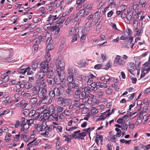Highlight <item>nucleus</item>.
<instances>
[{"label":"nucleus","instance_id":"cd10ccee","mask_svg":"<svg viewBox=\"0 0 150 150\" xmlns=\"http://www.w3.org/2000/svg\"><path fill=\"white\" fill-rule=\"evenodd\" d=\"M43 38L42 36H39L37 40H34V41H35V42L36 44H39L43 41Z\"/></svg>","mask_w":150,"mask_h":150},{"label":"nucleus","instance_id":"69168bd1","mask_svg":"<svg viewBox=\"0 0 150 150\" xmlns=\"http://www.w3.org/2000/svg\"><path fill=\"white\" fill-rule=\"evenodd\" d=\"M32 87V84L29 83H27L25 84V87L26 89L30 88Z\"/></svg>","mask_w":150,"mask_h":150},{"label":"nucleus","instance_id":"4c0bfd02","mask_svg":"<svg viewBox=\"0 0 150 150\" xmlns=\"http://www.w3.org/2000/svg\"><path fill=\"white\" fill-rule=\"evenodd\" d=\"M39 81L40 83L41 84H42L43 87H44V88H45L46 86V85L45 84L46 81L45 79L44 78V79H41Z\"/></svg>","mask_w":150,"mask_h":150},{"label":"nucleus","instance_id":"2eb2a0df","mask_svg":"<svg viewBox=\"0 0 150 150\" xmlns=\"http://www.w3.org/2000/svg\"><path fill=\"white\" fill-rule=\"evenodd\" d=\"M58 18V16L57 15L55 16H53L52 15H50L48 18V20H47L49 23L50 24L52 23L54 21H55Z\"/></svg>","mask_w":150,"mask_h":150},{"label":"nucleus","instance_id":"7ed1b4c3","mask_svg":"<svg viewBox=\"0 0 150 150\" xmlns=\"http://www.w3.org/2000/svg\"><path fill=\"white\" fill-rule=\"evenodd\" d=\"M45 119L43 120V121L41 125L40 124L38 123L35 126V127L37 130L38 132L42 131L43 128L45 127H47L48 125L46 124Z\"/></svg>","mask_w":150,"mask_h":150},{"label":"nucleus","instance_id":"0eeeda50","mask_svg":"<svg viewBox=\"0 0 150 150\" xmlns=\"http://www.w3.org/2000/svg\"><path fill=\"white\" fill-rule=\"evenodd\" d=\"M58 66L57 67V70L59 69L63 70V68H64L65 66V63L63 59L61 58H59L58 59Z\"/></svg>","mask_w":150,"mask_h":150},{"label":"nucleus","instance_id":"412c9836","mask_svg":"<svg viewBox=\"0 0 150 150\" xmlns=\"http://www.w3.org/2000/svg\"><path fill=\"white\" fill-rule=\"evenodd\" d=\"M77 138H79L81 139H84L85 136L86 135V133L84 132H83L81 133H77Z\"/></svg>","mask_w":150,"mask_h":150},{"label":"nucleus","instance_id":"338daca9","mask_svg":"<svg viewBox=\"0 0 150 150\" xmlns=\"http://www.w3.org/2000/svg\"><path fill=\"white\" fill-rule=\"evenodd\" d=\"M88 96L89 98V99L91 100H92L96 97L93 94H92L90 93L88 94Z\"/></svg>","mask_w":150,"mask_h":150},{"label":"nucleus","instance_id":"7c9ffc66","mask_svg":"<svg viewBox=\"0 0 150 150\" xmlns=\"http://www.w3.org/2000/svg\"><path fill=\"white\" fill-rule=\"evenodd\" d=\"M61 88L58 87L57 88H54V91H55V92L56 93L55 94L56 96H59L60 95V89Z\"/></svg>","mask_w":150,"mask_h":150},{"label":"nucleus","instance_id":"9b49d317","mask_svg":"<svg viewBox=\"0 0 150 150\" xmlns=\"http://www.w3.org/2000/svg\"><path fill=\"white\" fill-rule=\"evenodd\" d=\"M45 74V72L42 71L38 72L36 76V78L37 80L39 81L41 79L44 78Z\"/></svg>","mask_w":150,"mask_h":150},{"label":"nucleus","instance_id":"9d476101","mask_svg":"<svg viewBox=\"0 0 150 150\" xmlns=\"http://www.w3.org/2000/svg\"><path fill=\"white\" fill-rule=\"evenodd\" d=\"M38 99L36 98H33L30 100V103L33 108H35L38 105Z\"/></svg>","mask_w":150,"mask_h":150},{"label":"nucleus","instance_id":"6e6d98bb","mask_svg":"<svg viewBox=\"0 0 150 150\" xmlns=\"http://www.w3.org/2000/svg\"><path fill=\"white\" fill-rule=\"evenodd\" d=\"M77 128V127L76 126H74L73 127H71V128L69 129H67V127H66V130L67 131L70 132L71 131Z\"/></svg>","mask_w":150,"mask_h":150},{"label":"nucleus","instance_id":"79ce46f5","mask_svg":"<svg viewBox=\"0 0 150 150\" xmlns=\"http://www.w3.org/2000/svg\"><path fill=\"white\" fill-rule=\"evenodd\" d=\"M49 95L50 96V98L52 99L55 97L56 95L55 93V91L54 90L50 91L49 93Z\"/></svg>","mask_w":150,"mask_h":150},{"label":"nucleus","instance_id":"37998d69","mask_svg":"<svg viewBox=\"0 0 150 150\" xmlns=\"http://www.w3.org/2000/svg\"><path fill=\"white\" fill-rule=\"evenodd\" d=\"M47 108V105H44L42 106L41 107L38 109V110L40 111H44L45 112V111Z\"/></svg>","mask_w":150,"mask_h":150},{"label":"nucleus","instance_id":"09e8293b","mask_svg":"<svg viewBox=\"0 0 150 150\" xmlns=\"http://www.w3.org/2000/svg\"><path fill=\"white\" fill-rule=\"evenodd\" d=\"M67 80L69 83L73 82L74 81V78L73 75H69L67 79Z\"/></svg>","mask_w":150,"mask_h":150},{"label":"nucleus","instance_id":"4d7b16f0","mask_svg":"<svg viewBox=\"0 0 150 150\" xmlns=\"http://www.w3.org/2000/svg\"><path fill=\"white\" fill-rule=\"evenodd\" d=\"M77 128V127L76 126H74L73 127H71V128L69 129H67V127H66V130L67 131L70 132L71 131Z\"/></svg>","mask_w":150,"mask_h":150},{"label":"nucleus","instance_id":"49530a36","mask_svg":"<svg viewBox=\"0 0 150 150\" xmlns=\"http://www.w3.org/2000/svg\"><path fill=\"white\" fill-rule=\"evenodd\" d=\"M82 101L83 103H88L90 101L89 100V98L88 96V95L84 97L83 98H82Z\"/></svg>","mask_w":150,"mask_h":150},{"label":"nucleus","instance_id":"c9c22d12","mask_svg":"<svg viewBox=\"0 0 150 150\" xmlns=\"http://www.w3.org/2000/svg\"><path fill=\"white\" fill-rule=\"evenodd\" d=\"M80 100V99L79 100H74L73 104L75 107H79V106L80 105V103L79 102Z\"/></svg>","mask_w":150,"mask_h":150},{"label":"nucleus","instance_id":"6ab92c4d","mask_svg":"<svg viewBox=\"0 0 150 150\" xmlns=\"http://www.w3.org/2000/svg\"><path fill=\"white\" fill-rule=\"evenodd\" d=\"M143 113H140V114L139 116L137 119L136 122V125H138L142 123V118L144 119V118L143 117Z\"/></svg>","mask_w":150,"mask_h":150},{"label":"nucleus","instance_id":"0e129e2a","mask_svg":"<svg viewBox=\"0 0 150 150\" xmlns=\"http://www.w3.org/2000/svg\"><path fill=\"white\" fill-rule=\"evenodd\" d=\"M64 110V108L60 106H59L57 108V112L59 113L63 111Z\"/></svg>","mask_w":150,"mask_h":150},{"label":"nucleus","instance_id":"a19ab883","mask_svg":"<svg viewBox=\"0 0 150 150\" xmlns=\"http://www.w3.org/2000/svg\"><path fill=\"white\" fill-rule=\"evenodd\" d=\"M76 33V30L75 28H72L71 29L69 33V35L70 36L75 35Z\"/></svg>","mask_w":150,"mask_h":150},{"label":"nucleus","instance_id":"ddd939ff","mask_svg":"<svg viewBox=\"0 0 150 150\" xmlns=\"http://www.w3.org/2000/svg\"><path fill=\"white\" fill-rule=\"evenodd\" d=\"M144 11L138 10L137 12V15L138 16V18L139 21H143V18H145L144 16H143L144 15Z\"/></svg>","mask_w":150,"mask_h":150},{"label":"nucleus","instance_id":"4be33fe9","mask_svg":"<svg viewBox=\"0 0 150 150\" xmlns=\"http://www.w3.org/2000/svg\"><path fill=\"white\" fill-rule=\"evenodd\" d=\"M59 117V115L58 114L56 113L54 115H50L49 118L52 120H54L56 121H58Z\"/></svg>","mask_w":150,"mask_h":150},{"label":"nucleus","instance_id":"72a5a7b5","mask_svg":"<svg viewBox=\"0 0 150 150\" xmlns=\"http://www.w3.org/2000/svg\"><path fill=\"white\" fill-rule=\"evenodd\" d=\"M25 72H27V74L30 75L33 73V72L31 70V68L30 67H26L25 68Z\"/></svg>","mask_w":150,"mask_h":150},{"label":"nucleus","instance_id":"bf43d9fd","mask_svg":"<svg viewBox=\"0 0 150 150\" xmlns=\"http://www.w3.org/2000/svg\"><path fill=\"white\" fill-rule=\"evenodd\" d=\"M36 113V111L35 110H32L30 111H29V115L31 117L35 115V113Z\"/></svg>","mask_w":150,"mask_h":150},{"label":"nucleus","instance_id":"864d4df0","mask_svg":"<svg viewBox=\"0 0 150 150\" xmlns=\"http://www.w3.org/2000/svg\"><path fill=\"white\" fill-rule=\"evenodd\" d=\"M72 19V18L71 16L68 17L65 21L64 23L66 25L69 24Z\"/></svg>","mask_w":150,"mask_h":150},{"label":"nucleus","instance_id":"774afa93","mask_svg":"<svg viewBox=\"0 0 150 150\" xmlns=\"http://www.w3.org/2000/svg\"><path fill=\"white\" fill-rule=\"evenodd\" d=\"M92 8V6L91 5H89L86 7L85 9L90 12Z\"/></svg>","mask_w":150,"mask_h":150},{"label":"nucleus","instance_id":"c756f323","mask_svg":"<svg viewBox=\"0 0 150 150\" xmlns=\"http://www.w3.org/2000/svg\"><path fill=\"white\" fill-rule=\"evenodd\" d=\"M10 99V97L7 96L6 97V100L3 101L2 102V104L3 105L6 106L9 104V100Z\"/></svg>","mask_w":150,"mask_h":150},{"label":"nucleus","instance_id":"5fc2aeb1","mask_svg":"<svg viewBox=\"0 0 150 150\" xmlns=\"http://www.w3.org/2000/svg\"><path fill=\"white\" fill-rule=\"evenodd\" d=\"M90 103H91L92 102H93L94 104H97L99 103V101L95 97L92 100H90Z\"/></svg>","mask_w":150,"mask_h":150},{"label":"nucleus","instance_id":"c03bdc74","mask_svg":"<svg viewBox=\"0 0 150 150\" xmlns=\"http://www.w3.org/2000/svg\"><path fill=\"white\" fill-rule=\"evenodd\" d=\"M49 79H47V82L50 85H53L54 84V81L53 78H49Z\"/></svg>","mask_w":150,"mask_h":150},{"label":"nucleus","instance_id":"603ef678","mask_svg":"<svg viewBox=\"0 0 150 150\" xmlns=\"http://www.w3.org/2000/svg\"><path fill=\"white\" fill-rule=\"evenodd\" d=\"M130 5L131 7H132L133 9L134 10H136L137 9L138 10V8L139 7L138 5L137 4H135L134 5L132 4H130Z\"/></svg>","mask_w":150,"mask_h":150},{"label":"nucleus","instance_id":"f704fd0d","mask_svg":"<svg viewBox=\"0 0 150 150\" xmlns=\"http://www.w3.org/2000/svg\"><path fill=\"white\" fill-rule=\"evenodd\" d=\"M23 67H21L18 70V72L21 74H25V68L23 69H22Z\"/></svg>","mask_w":150,"mask_h":150},{"label":"nucleus","instance_id":"052dcab7","mask_svg":"<svg viewBox=\"0 0 150 150\" xmlns=\"http://www.w3.org/2000/svg\"><path fill=\"white\" fill-rule=\"evenodd\" d=\"M10 112L9 110H4L2 113H0V116H2L6 114H8Z\"/></svg>","mask_w":150,"mask_h":150},{"label":"nucleus","instance_id":"13d9d810","mask_svg":"<svg viewBox=\"0 0 150 150\" xmlns=\"http://www.w3.org/2000/svg\"><path fill=\"white\" fill-rule=\"evenodd\" d=\"M97 93L98 95L99 98H100L104 96V93L103 92L100 91H98V92H97Z\"/></svg>","mask_w":150,"mask_h":150},{"label":"nucleus","instance_id":"a18cd8bd","mask_svg":"<svg viewBox=\"0 0 150 150\" xmlns=\"http://www.w3.org/2000/svg\"><path fill=\"white\" fill-rule=\"evenodd\" d=\"M53 44H48L46 47V50L50 51L53 49Z\"/></svg>","mask_w":150,"mask_h":150},{"label":"nucleus","instance_id":"f257e3e1","mask_svg":"<svg viewBox=\"0 0 150 150\" xmlns=\"http://www.w3.org/2000/svg\"><path fill=\"white\" fill-rule=\"evenodd\" d=\"M57 73L58 75V76H56L54 77V81L55 84L59 85L62 83L63 84L66 83L67 81L65 79V75L64 71L62 69L60 70L59 69L57 70Z\"/></svg>","mask_w":150,"mask_h":150},{"label":"nucleus","instance_id":"8fccbe9b","mask_svg":"<svg viewBox=\"0 0 150 150\" xmlns=\"http://www.w3.org/2000/svg\"><path fill=\"white\" fill-rule=\"evenodd\" d=\"M80 132V131H78L77 132H74V134H71L70 135H69V137H71L75 139L77 138V133H78Z\"/></svg>","mask_w":150,"mask_h":150},{"label":"nucleus","instance_id":"b1692460","mask_svg":"<svg viewBox=\"0 0 150 150\" xmlns=\"http://www.w3.org/2000/svg\"><path fill=\"white\" fill-rule=\"evenodd\" d=\"M65 115L67 116H70L73 114L71 110H68L67 109L65 110L63 112Z\"/></svg>","mask_w":150,"mask_h":150},{"label":"nucleus","instance_id":"c85d7f7f","mask_svg":"<svg viewBox=\"0 0 150 150\" xmlns=\"http://www.w3.org/2000/svg\"><path fill=\"white\" fill-rule=\"evenodd\" d=\"M40 88L38 86H35L33 90V92L32 93L34 94V95H33L32 96H34L37 93H38L40 89Z\"/></svg>","mask_w":150,"mask_h":150},{"label":"nucleus","instance_id":"aec40b11","mask_svg":"<svg viewBox=\"0 0 150 150\" xmlns=\"http://www.w3.org/2000/svg\"><path fill=\"white\" fill-rule=\"evenodd\" d=\"M84 9H81L79 11V12L77 13L76 16L75 17V18L76 19L79 17H85L84 14Z\"/></svg>","mask_w":150,"mask_h":150},{"label":"nucleus","instance_id":"de8ad7c7","mask_svg":"<svg viewBox=\"0 0 150 150\" xmlns=\"http://www.w3.org/2000/svg\"><path fill=\"white\" fill-rule=\"evenodd\" d=\"M38 63H33L32 66V69L34 71H35L38 67Z\"/></svg>","mask_w":150,"mask_h":150},{"label":"nucleus","instance_id":"f3484780","mask_svg":"<svg viewBox=\"0 0 150 150\" xmlns=\"http://www.w3.org/2000/svg\"><path fill=\"white\" fill-rule=\"evenodd\" d=\"M68 72L69 75H73L74 73L75 74V75L78 74V72L77 71L75 70L74 69L71 67H69Z\"/></svg>","mask_w":150,"mask_h":150},{"label":"nucleus","instance_id":"1a4fd4ad","mask_svg":"<svg viewBox=\"0 0 150 150\" xmlns=\"http://www.w3.org/2000/svg\"><path fill=\"white\" fill-rule=\"evenodd\" d=\"M21 132H24V133L25 134H27L28 133V129L29 127V126L28 125H21Z\"/></svg>","mask_w":150,"mask_h":150},{"label":"nucleus","instance_id":"e2e57ef3","mask_svg":"<svg viewBox=\"0 0 150 150\" xmlns=\"http://www.w3.org/2000/svg\"><path fill=\"white\" fill-rule=\"evenodd\" d=\"M62 127L60 125H58L57 126L56 130L58 132H61L62 131Z\"/></svg>","mask_w":150,"mask_h":150},{"label":"nucleus","instance_id":"393cba45","mask_svg":"<svg viewBox=\"0 0 150 150\" xmlns=\"http://www.w3.org/2000/svg\"><path fill=\"white\" fill-rule=\"evenodd\" d=\"M51 59L50 55V53L48 52L47 53V54L44 57V61L45 62L49 63Z\"/></svg>","mask_w":150,"mask_h":150},{"label":"nucleus","instance_id":"5701e85b","mask_svg":"<svg viewBox=\"0 0 150 150\" xmlns=\"http://www.w3.org/2000/svg\"><path fill=\"white\" fill-rule=\"evenodd\" d=\"M50 30L52 31H53L54 30H56V33H58L60 30V28L57 25L52 26L50 28Z\"/></svg>","mask_w":150,"mask_h":150},{"label":"nucleus","instance_id":"a211bd4d","mask_svg":"<svg viewBox=\"0 0 150 150\" xmlns=\"http://www.w3.org/2000/svg\"><path fill=\"white\" fill-rule=\"evenodd\" d=\"M73 90L69 87L67 88L65 92V94L68 97H70L73 93Z\"/></svg>","mask_w":150,"mask_h":150},{"label":"nucleus","instance_id":"ea45409f","mask_svg":"<svg viewBox=\"0 0 150 150\" xmlns=\"http://www.w3.org/2000/svg\"><path fill=\"white\" fill-rule=\"evenodd\" d=\"M53 40H52V38L51 35H50V37H48L47 40V43L48 44H53Z\"/></svg>","mask_w":150,"mask_h":150},{"label":"nucleus","instance_id":"f8f14e48","mask_svg":"<svg viewBox=\"0 0 150 150\" xmlns=\"http://www.w3.org/2000/svg\"><path fill=\"white\" fill-rule=\"evenodd\" d=\"M42 102L43 103L46 104H49L51 103L52 101V99L51 98H49L48 97L46 96L42 98Z\"/></svg>","mask_w":150,"mask_h":150},{"label":"nucleus","instance_id":"39448f33","mask_svg":"<svg viewBox=\"0 0 150 150\" xmlns=\"http://www.w3.org/2000/svg\"><path fill=\"white\" fill-rule=\"evenodd\" d=\"M52 130V128L50 127L47 126V127H44V129L42 131L43 132H42L40 134L41 135L45 137H49V132H50Z\"/></svg>","mask_w":150,"mask_h":150},{"label":"nucleus","instance_id":"dca6fc26","mask_svg":"<svg viewBox=\"0 0 150 150\" xmlns=\"http://www.w3.org/2000/svg\"><path fill=\"white\" fill-rule=\"evenodd\" d=\"M68 86L69 88L71 89V88L78 89V84L75 83V81L71 83H69Z\"/></svg>","mask_w":150,"mask_h":150},{"label":"nucleus","instance_id":"20e7f679","mask_svg":"<svg viewBox=\"0 0 150 150\" xmlns=\"http://www.w3.org/2000/svg\"><path fill=\"white\" fill-rule=\"evenodd\" d=\"M47 90L46 89L43 87H41L40 88L38 93V95L39 97L42 98L47 96Z\"/></svg>","mask_w":150,"mask_h":150},{"label":"nucleus","instance_id":"6e6552de","mask_svg":"<svg viewBox=\"0 0 150 150\" xmlns=\"http://www.w3.org/2000/svg\"><path fill=\"white\" fill-rule=\"evenodd\" d=\"M48 63L45 61L42 62L41 64V70L43 72H46L49 68Z\"/></svg>","mask_w":150,"mask_h":150},{"label":"nucleus","instance_id":"680f3d73","mask_svg":"<svg viewBox=\"0 0 150 150\" xmlns=\"http://www.w3.org/2000/svg\"><path fill=\"white\" fill-rule=\"evenodd\" d=\"M86 37V34H83L81 37V41L82 42H83L85 41Z\"/></svg>","mask_w":150,"mask_h":150},{"label":"nucleus","instance_id":"473e14b6","mask_svg":"<svg viewBox=\"0 0 150 150\" xmlns=\"http://www.w3.org/2000/svg\"><path fill=\"white\" fill-rule=\"evenodd\" d=\"M132 18V16L131 14H130L129 13H128L127 16L126 23H129L130 22V21L131 20Z\"/></svg>","mask_w":150,"mask_h":150},{"label":"nucleus","instance_id":"bb28decb","mask_svg":"<svg viewBox=\"0 0 150 150\" xmlns=\"http://www.w3.org/2000/svg\"><path fill=\"white\" fill-rule=\"evenodd\" d=\"M45 73H46V75L48 78H50L52 77L54 75L53 72L51 70H49L47 71H46V72H45Z\"/></svg>","mask_w":150,"mask_h":150},{"label":"nucleus","instance_id":"4468645a","mask_svg":"<svg viewBox=\"0 0 150 150\" xmlns=\"http://www.w3.org/2000/svg\"><path fill=\"white\" fill-rule=\"evenodd\" d=\"M116 62L118 63L120 66L123 65L125 64V62L123 60H122L120 58V56H117L115 58Z\"/></svg>","mask_w":150,"mask_h":150},{"label":"nucleus","instance_id":"f03ea898","mask_svg":"<svg viewBox=\"0 0 150 150\" xmlns=\"http://www.w3.org/2000/svg\"><path fill=\"white\" fill-rule=\"evenodd\" d=\"M57 101L64 107L71 104L72 103V100L71 98H65L62 97L58 98Z\"/></svg>","mask_w":150,"mask_h":150},{"label":"nucleus","instance_id":"a878e982","mask_svg":"<svg viewBox=\"0 0 150 150\" xmlns=\"http://www.w3.org/2000/svg\"><path fill=\"white\" fill-rule=\"evenodd\" d=\"M1 77L5 82L8 81L9 79V76L8 75H6L4 74L1 75Z\"/></svg>","mask_w":150,"mask_h":150},{"label":"nucleus","instance_id":"3c124183","mask_svg":"<svg viewBox=\"0 0 150 150\" xmlns=\"http://www.w3.org/2000/svg\"><path fill=\"white\" fill-rule=\"evenodd\" d=\"M41 19L40 18H39L38 17H36L34 18H33V21L34 23H37L38 22L41 21Z\"/></svg>","mask_w":150,"mask_h":150},{"label":"nucleus","instance_id":"58836bf2","mask_svg":"<svg viewBox=\"0 0 150 150\" xmlns=\"http://www.w3.org/2000/svg\"><path fill=\"white\" fill-rule=\"evenodd\" d=\"M21 113L25 116H26L29 115V111L28 109H25L22 110Z\"/></svg>","mask_w":150,"mask_h":150},{"label":"nucleus","instance_id":"2f4dec72","mask_svg":"<svg viewBox=\"0 0 150 150\" xmlns=\"http://www.w3.org/2000/svg\"><path fill=\"white\" fill-rule=\"evenodd\" d=\"M135 36H137L140 35L142 33V32L141 30H139L137 29H135L134 30Z\"/></svg>","mask_w":150,"mask_h":150},{"label":"nucleus","instance_id":"e433bc0d","mask_svg":"<svg viewBox=\"0 0 150 150\" xmlns=\"http://www.w3.org/2000/svg\"><path fill=\"white\" fill-rule=\"evenodd\" d=\"M59 119L60 120V121L61 122L65 121L67 120L64 115L62 114H60L59 115Z\"/></svg>","mask_w":150,"mask_h":150},{"label":"nucleus","instance_id":"423d86ee","mask_svg":"<svg viewBox=\"0 0 150 150\" xmlns=\"http://www.w3.org/2000/svg\"><path fill=\"white\" fill-rule=\"evenodd\" d=\"M55 111V108L53 105H51L48 107H47V108L45 111V113H47L48 115H52Z\"/></svg>","mask_w":150,"mask_h":150}]
</instances>
